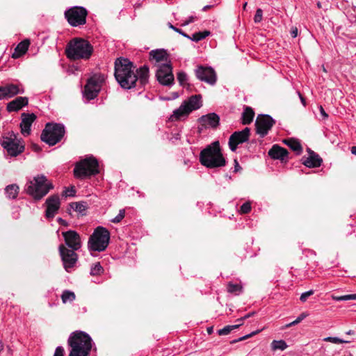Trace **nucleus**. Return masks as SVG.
<instances>
[{
  "label": "nucleus",
  "instance_id": "obj_1",
  "mask_svg": "<svg viewBox=\"0 0 356 356\" xmlns=\"http://www.w3.org/2000/svg\"><path fill=\"white\" fill-rule=\"evenodd\" d=\"M136 66L128 58H119L115 62V77L124 89L136 86L138 76L135 72Z\"/></svg>",
  "mask_w": 356,
  "mask_h": 356
},
{
  "label": "nucleus",
  "instance_id": "obj_2",
  "mask_svg": "<svg viewBox=\"0 0 356 356\" xmlns=\"http://www.w3.org/2000/svg\"><path fill=\"white\" fill-rule=\"evenodd\" d=\"M92 339L83 331L72 332L67 343L71 348L69 356H88L92 349Z\"/></svg>",
  "mask_w": 356,
  "mask_h": 356
},
{
  "label": "nucleus",
  "instance_id": "obj_3",
  "mask_svg": "<svg viewBox=\"0 0 356 356\" xmlns=\"http://www.w3.org/2000/svg\"><path fill=\"white\" fill-rule=\"evenodd\" d=\"M202 165L209 168L225 166L226 160L224 158L218 141H215L202 149L200 154Z\"/></svg>",
  "mask_w": 356,
  "mask_h": 356
},
{
  "label": "nucleus",
  "instance_id": "obj_4",
  "mask_svg": "<svg viewBox=\"0 0 356 356\" xmlns=\"http://www.w3.org/2000/svg\"><path fill=\"white\" fill-rule=\"evenodd\" d=\"M67 57L71 60H88L93 52V47L86 40L74 38L67 44L65 49Z\"/></svg>",
  "mask_w": 356,
  "mask_h": 356
},
{
  "label": "nucleus",
  "instance_id": "obj_5",
  "mask_svg": "<svg viewBox=\"0 0 356 356\" xmlns=\"http://www.w3.org/2000/svg\"><path fill=\"white\" fill-rule=\"evenodd\" d=\"M53 188V184L47 181L44 175H38L26 184L24 190L35 200H40Z\"/></svg>",
  "mask_w": 356,
  "mask_h": 356
},
{
  "label": "nucleus",
  "instance_id": "obj_6",
  "mask_svg": "<svg viewBox=\"0 0 356 356\" xmlns=\"http://www.w3.org/2000/svg\"><path fill=\"white\" fill-rule=\"evenodd\" d=\"M110 233L107 229L102 226L97 227L90 236L88 247L91 251L102 252L108 245Z\"/></svg>",
  "mask_w": 356,
  "mask_h": 356
},
{
  "label": "nucleus",
  "instance_id": "obj_7",
  "mask_svg": "<svg viewBox=\"0 0 356 356\" xmlns=\"http://www.w3.org/2000/svg\"><path fill=\"white\" fill-rule=\"evenodd\" d=\"M99 172L98 161L92 156L81 160L74 168V175L79 179L89 177Z\"/></svg>",
  "mask_w": 356,
  "mask_h": 356
},
{
  "label": "nucleus",
  "instance_id": "obj_8",
  "mask_svg": "<svg viewBox=\"0 0 356 356\" xmlns=\"http://www.w3.org/2000/svg\"><path fill=\"white\" fill-rule=\"evenodd\" d=\"M65 134L63 124L58 123H47L42 131L40 138L44 143L53 146L60 142Z\"/></svg>",
  "mask_w": 356,
  "mask_h": 356
},
{
  "label": "nucleus",
  "instance_id": "obj_9",
  "mask_svg": "<svg viewBox=\"0 0 356 356\" xmlns=\"http://www.w3.org/2000/svg\"><path fill=\"white\" fill-rule=\"evenodd\" d=\"M1 144L11 156H17L24 150V145L13 131H9L3 136Z\"/></svg>",
  "mask_w": 356,
  "mask_h": 356
},
{
  "label": "nucleus",
  "instance_id": "obj_10",
  "mask_svg": "<svg viewBox=\"0 0 356 356\" xmlns=\"http://www.w3.org/2000/svg\"><path fill=\"white\" fill-rule=\"evenodd\" d=\"M104 81V74L101 73L93 74L88 79L87 83L84 87V97L88 100L94 99L98 95Z\"/></svg>",
  "mask_w": 356,
  "mask_h": 356
},
{
  "label": "nucleus",
  "instance_id": "obj_11",
  "mask_svg": "<svg viewBox=\"0 0 356 356\" xmlns=\"http://www.w3.org/2000/svg\"><path fill=\"white\" fill-rule=\"evenodd\" d=\"M87 10L82 6H73L65 11V17L74 27L84 25L86 23Z\"/></svg>",
  "mask_w": 356,
  "mask_h": 356
},
{
  "label": "nucleus",
  "instance_id": "obj_12",
  "mask_svg": "<svg viewBox=\"0 0 356 356\" xmlns=\"http://www.w3.org/2000/svg\"><path fill=\"white\" fill-rule=\"evenodd\" d=\"M76 251L73 249H69L63 244L58 246V252L63 268L67 273L71 272L78 261L79 257L75 252Z\"/></svg>",
  "mask_w": 356,
  "mask_h": 356
},
{
  "label": "nucleus",
  "instance_id": "obj_13",
  "mask_svg": "<svg viewBox=\"0 0 356 356\" xmlns=\"http://www.w3.org/2000/svg\"><path fill=\"white\" fill-rule=\"evenodd\" d=\"M156 76L160 84L171 86L174 84V75L170 63H163L156 71Z\"/></svg>",
  "mask_w": 356,
  "mask_h": 356
},
{
  "label": "nucleus",
  "instance_id": "obj_14",
  "mask_svg": "<svg viewBox=\"0 0 356 356\" xmlns=\"http://www.w3.org/2000/svg\"><path fill=\"white\" fill-rule=\"evenodd\" d=\"M275 123V120L269 115H259L255 121L257 134H259L260 137L264 138L268 134Z\"/></svg>",
  "mask_w": 356,
  "mask_h": 356
},
{
  "label": "nucleus",
  "instance_id": "obj_15",
  "mask_svg": "<svg viewBox=\"0 0 356 356\" xmlns=\"http://www.w3.org/2000/svg\"><path fill=\"white\" fill-rule=\"evenodd\" d=\"M195 74L197 79L209 85L213 86L216 83V74L211 67L198 65L195 70Z\"/></svg>",
  "mask_w": 356,
  "mask_h": 356
},
{
  "label": "nucleus",
  "instance_id": "obj_16",
  "mask_svg": "<svg viewBox=\"0 0 356 356\" xmlns=\"http://www.w3.org/2000/svg\"><path fill=\"white\" fill-rule=\"evenodd\" d=\"M250 129L245 127L240 131L234 132L229 138V147L232 152H235L237 146L249 140Z\"/></svg>",
  "mask_w": 356,
  "mask_h": 356
},
{
  "label": "nucleus",
  "instance_id": "obj_17",
  "mask_svg": "<svg viewBox=\"0 0 356 356\" xmlns=\"http://www.w3.org/2000/svg\"><path fill=\"white\" fill-rule=\"evenodd\" d=\"M62 235L64 238L65 245L69 249L78 250L81 247V241L79 234L74 230L63 232Z\"/></svg>",
  "mask_w": 356,
  "mask_h": 356
},
{
  "label": "nucleus",
  "instance_id": "obj_18",
  "mask_svg": "<svg viewBox=\"0 0 356 356\" xmlns=\"http://www.w3.org/2000/svg\"><path fill=\"white\" fill-rule=\"evenodd\" d=\"M1 86L5 99L13 98L17 95L24 94L25 92L23 85L19 82L16 83H6Z\"/></svg>",
  "mask_w": 356,
  "mask_h": 356
},
{
  "label": "nucleus",
  "instance_id": "obj_19",
  "mask_svg": "<svg viewBox=\"0 0 356 356\" xmlns=\"http://www.w3.org/2000/svg\"><path fill=\"white\" fill-rule=\"evenodd\" d=\"M46 211L45 216L47 218H53L57 213L60 206V200L58 195L49 196L45 201Z\"/></svg>",
  "mask_w": 356,
  "mask_h": 356
},
{
  "label": "nucleus",
  "instance_id": "obj_20",
  "mask_svg": "<svg viewBox=\"0 0 356 356\" xmlns=\"http://www.w3.org/2000/svg\"><path fill=\"white\" fill-rule=\"evenodd\" d=\"M220 122L219 116L215 113H211L205 115H202L199 118L200 127L199 129L201 131L203 129L216 128Z\"/></svg>",
  "mask_w": 356,
  "mask_h": 356
},
{
  "label": "nucleus",
  "instance_id": "obj_21",
  "mask_svg": "<svg viewBox=\"0 0 356 356\" xmlns=\"http://www.w3.org/2000/svg\"><path fill=\"white\" fill-rule=\"evenodd\" d=\"M35 115L33 113H22V122L20 123L21 132L24 136H29L31 133V127L35 120Z\"/></svg>",
  "mask_w": 356,
  "mask_h": 356
},
{
  "label": "nucleus",
  "instance_id": "obj_22",
  "mask_svg": "<svg viewBox=\"0 0 356 356\" xmlns=\"http://www.w3.org/2000/svg\"><path fill=\"white\" fill-rule=\"evenodd\" d=\"M29 99L26 97H17L7 104L6 110L8 112H17L23 107L27 106Z\"/></svg>",
  "mask_w": 356,
  "mask_h": 356
},
{
  "label": "nucleus",
  "instance_id": "obj_23",
  "mask_svg": "<svg viewBox=\"0 0 356 356\" xmlns=\"http://www.w3.org/2000/svg\"><path fill=\"white\" fill-rule=\"evenodd\" d=\"M308 152L309 155L308 157H302V163L308 168H317L321 166L323 160L319 155L311 149H309Z\"/></svg>",
  "mask_w": 356,
  "mask_h": 356
},
{
  "label": "nucleus",
  "instance_id": "obj_24",
  "mask_svg": "<svg viewBox=\"0 0 356 356\" xmlns=\"http://www.w3.org/2000/svg\"><path fill=\"white\" fill-rule=\"evenodd\" d=\"M168 55L164 49H155L149 52V60L154 62L158 67L162 62L168 63Z\"/></svg>",
  "mask_w": 356,
  "mask_h": 356
},
{
  "label": "nucleus",
  "instance_id": "obj_25",
  "mask_svg": "<svg viewBox=\"0 0 356 356\" xmlns=\"http://www.w3.org/2000/svg\"><path fill=\"white\" fill-rule=\"evenodd\" d=\"M268 155L273 159L284 161L287 159L288 151L278 145H273L268 151Z\"/></svg>",
  "mask_w": 356,
  "mask_h": 356
},
{
  "label": "nucleus",
  "instance_id": "obj_26",
  "mask_svg": "<svg viewBox=\"0 0 356 356\" xmlns=\"http://www.w3.org/2000/svg\"><path fill=\"white\" fill-rule=\"evenodd\" d=\"M191 113V109L187 106L186 104L182 103L181 106L173 111L170 119L172 121L180 120L186 118Z\"/></svg>",
  "mask_w": 356,
  "mask_h": 356
},
{
  "label": "nucleus",
  "instance_id": "obj_27",
  "mask_svg": "<svg viewBox=\"0 0 356 356\" xmlns=\"http://www.w3.org/2000/svg\"><path fill=\"white\" fill-rule=\"evenodd\" d=\"M135 72L138 76V81L142 86L147 83L149 79V68L147 66L143 65L138 69H136Z\"/></svg>",
  "mask_w": 356,
  "mask_h": 356
},
{
  "label": "nucleus",
  "instance_id": "obj_28",
  "mask_svg": "<svg viewBox=\"0 0 356 356\" xmlns=\"http://www.w3.org/2000/svg\"><path fill=\"white\" fill-rule=\"evenodd\" d=\"M201 99L202 97L200 95H195L191 96L183 103L186 104L187 106L189 108V109H191L192 112L193 111L197 110L202 106Z\"/></svg>",
  "mask_w": 356,
  "mask_h": 356
},
{
  "label": "nucleus",
  "instance_id": "obj_29",
  "mask_svg": "<svg viewBox=\"0 0 356 356\" xmlns=\"http://www.w3.org/2000/svg\"><path fill=\"white\" fill-rule=\"evenodd\" d=\"M29 46V42L28 40H24L19 42L15 47V51L13 53L12 57L13 58H19L27 51Z\"/></svg>",
  "mask_w": 356,
  "mask_h": 356
},
{
  "label": "nucleus",
  "instance_id": "obj_30",
  "mask_svg": "<svg viewBox=\"0 0 356 356\" xmlns=\"http://www.w3.org/2000/svg\"><path fill=\"white\" fill-rule=\"evenodd\" d=\"M284 143L297 154H300L302 153V148L298 140L294 138H288L284 140Z\"/></svg>",
  "mask_w": 356,
  "mask_h": 356
},
{
  "label": "nucleus",
  "instance_id": "obj_31",
  "mask_svg": "<svg viewBox=\"0 0 356 356\" xmlns=\"http://www.w3.org/2000/svg\"><path fill=\"white\" fill-rule=\"evenodd\" d=\"M254 112L250 107H245L242 114V122L243 124H250L254 118Z\"/></svg>",
  "mask_w": 356,
  "mask_h": 356
},
{
  "label": "nucleus",
  "instance_id": "obj_32",
  "mask_svg": "<svg viewBox=\"0 0 356 356\" xmlns=\"http://www.w3.org/2000/svg\"><path fill=\"white\" fill-rule=\"evenodd\" d=\"M19 188L17 184H10L6 187L5 193L8 198L15 199L19 193Z\"/></svg>",
  "mask_w": 356,
  "mask_h": 356
},
{
  "label": "nucleus",
  "instance_id": "obj_33",
  "mask_svg": "<svg viewBox=\"0 0 356 356\" xmlns=\"http://www.w3.org/2000/svg\"><path fill=\"white\" fill-rule=\"evenodd\" d=\"M211 32L209 31H200L193 33L191 36L189 35V38H187L195 42H199L209 36Z\"/></svg>",
  "mask_w": 356,
  "mask_h": 356
},
{
  "label": "nucleus",
  "instance_id": "obj_34",
  "mask_svg": "<svg viewBox=\"0 0 356 356\" xmlns=\"http://www.w3.org/2000/svg\"><path fill=\"white\" fill-rule=\"evenodd\" d=\"M243 287L241 284H233L229 282L227 284V290L230 293H234L235 295H238L241 293Z\"/></svg>",
  "mask_w": 356,
  "mask_h": 356
},
{
  "label": "nucleus",
  "instance_id": "obj_35",
  "mask_svg": "<svg viewBox=\"0 0 356 356\" xmlns=\"http://www.w3.org/2000/svg\"><path fill=\"white\" fill-rule=\"evenodd\" d=\"M288 347V345L284 340H273L271 343V348L273 350H284Z\"/></svg>",
  "mask_w": 356,
  "mask_h": 356
},
{
  "label": "nucleus",
  "instance_id": "obj_36",
  "mask_svg": "<svg viewBox=\"0 0 356 356\" xmlns=\"http://www.w3.org/2000/svg\"><path fill=\"white\" fill-rule=\"evenodd\" d=\"M61 299L63 303L72 302L75 299V294L72 291L65 290L63 292Z\"/></svg>",
  "mask_w": 356,
  "mask_h": 356
},
{
  "label": "nucleus",
  "instance_id": "obj_37",
  "mask_svg": "<svg viewBox=\"0 0 356 356\" xmlns=\"http://www.w3.org/2000/svg\"><path fill=\"white\" fill-rule=\"evenodd\" d=\"M241 325V323H238L237 325H227L222 329L218 330V334L219 335H227L231 332L232 330L238 328Z\"/></svg>",
  "mask_w": 356,
  "mask_h": 356
},
{
  "label": "nucleus",
  "instance_id": "obj_38",
  "mask_svg": "<svg viewBox=\"0 0 356 356\" xmlns=\"http://www.w3.org/2000/svg\"><path fill=\"white\" fill-rule=\"evenodd\" d=\"M332 299L336 301H347V300H356V293L355 294H349V295H344V296H334L332 295Z\"/></svg>",
  "mask_w": 356,
  "mask_h": 356
},
{
  "label": "nucleus",
  "instance_id": "obj_39",
  "mask_svg": "<svg viewBox=\"0 0 356 356\" xmlns=\"http://www.w3.org/2000/svg\"><path fill=\"white\" fill-rule=\"evenodd\" d=\"M177 79L181 86H185L188 84V77L186 72L180 71L177 74Z\"/></svg>",
  "mask_w": 356,
  "mask_h": 356
},
{
  "label": "nucleus",
  "instance_id": "obj_40",
  "mask_svg": "<svg viewBox=\"0 0 356 356\" xmlns=\"http://www.w3.org/2000/svg\"><path fill=\"white\" fill-rule=\"evenodd\" d=\"M104 269L99 263H96L92 265L90 268V275H99L102 273Z\"/></svg>",
  "mask_w": 356,
  "mask_h": 356
},
{
  "label": "nucleus",
  "instance_id": "obj_41",
  "mask_svg": "<svg viewBox=\"0 0 356 356\" xmlns=\"http://www.w3.org/2000/svg\"><path fill=\"white\" fill-rule=\"evenodd\" d=\"M70 207L79 213H83L86 209V206L84 202H72L70 204Z\"/></svg>",
  "mask_w": 356,
  "mask_h": 356
},
{
  "label": "nucleus",
  "instance_id": "obj_42",
  "mask_svg": "<svg viewBox=\"0 0 356 356\" xmlns=\"http://www.w3.org/2000/svg\"><path fill=\"white\" fill-rule=\"evenodd\" d=\"M308 316L307 313H302L295 321L287 324L286 325V327H291L293 325H297L300 323L303 319H305Z\"/></svg>",
  "mask_w": 356,
  "mask_h": 356
},
{
  "label": "nucleus",
  "instance_id": "obj_43",
  "mask_svg": "<svg viewBox=\"0 0 356 356\" xmlns=\"http://www.w3.org/2000/svg\"><path fill=\"white\" fill-rule=\"evenodd\" d=\"M324 341L331 342L333 343H348V341L343 340L338 337H327L324 339Z\"/></svg>",
  "mask_w": 356,
  "mask_h": 356
},
{
  "label": "nucleus",
  "instance_id": "obj_44",
  "mask_svg": "<svg viewBox=\"0 0 356 356\" xmlns=\"http://www.w3.org/2000/svg\"><path fill=\"white\" fill-rule=\"evenodd\" d=\"M125 216V211L124 209H120L119 211V213L111 220L112 222L114 223H118L120 222L124 217Z\"/></svg>",
  "mask_w": 356,
  "mask_h": 356
},
{
  "label": "nucleus",
  "instance_id": "obj_45",
  "mask_svg": "<svg viewBox=\"0 0 356 356\" xmlns=\"http://www.w3.org/2000/svg\"><path fill=\"white\" fill-rule=\"evenodd\" d=\"M251 209L252 207L250 202H246L241 205L240 211L242 213H248L251 211Z\"/></svg>",
  "mask_w": 356,
  "mask_h": 356
},
{
  "label": "nucleus",
  "instance_id": "obj_46",
  "mask_svg": "<svg viewBox=\"0 0 356 356\" xmlns=\"http://www.w3.org/2000/svg\"><path fill=\"white\" fill-rule=\"evenodd\" d=\"M263 19V11L261 8H257L256 10V13L254 17V23H259L261 22Z\"/></svg>",
  "mask_w": 356,
  "mask_h": 356
},
{
  "label": "nucleus",
  "instance_id": "obj_47",
  "mask_svg": "<svg viewBox=\"0 0 356 356\" xmlns=\"http://www.w3.org/2000/svg\"><path fill=\"white\" fill-rule=\"evenodd\" d=\"M314 293V290H309V291H307L306 292H304L301 294L300 297V300L301 302H305L307 301V298L311 296L312 295H313Z\"/></svg>",
  "mask_w": 356,
  "mask_h": 356
},
{
  "label": "nucleus",
  "instance_id": "obj_48",
  "mask_svg": "<svg viewBox=\"0 0 356 356\" xmlns=\"http://www.w3.org/2000/svg\"><path fill=\"white\" fill-rule=\"evenodd\" d=\"M168 26H169V28L174 30L175 32L177 33H179L180 35H183L184 37L185 38H189V35L188 34H186V33H184L181 29H178L177 27H175V26H173L172 24L169 23L168 24Z\"/></svg>",
  "mask_w": 356,
  "mask_h": 356
},
{
  "label": "nucleus",
  "instance_id": "obj_49",
  "mask_svg": "<svg viewBox=\"0 0 356 356\" xmlns=\"http://www.w3.org/2000/svg\"><path fill=\"white\" fill-rule=\"evenodd\" d=\"M76 191L74 187H71L70 188H66L63 193V195L64 196H74L75 195Z\"/></svg>",
  "mask_w": 356,
  "mask_h": 356
},
{
  "label": "nucleus",
  "instance_id": "obj_50",
  "mask_svg": "<svg viewBox=\"0 0 356 356\" xmlns=\"http://www.w3.org/2000/svg\"><path fill=\"white\" fill-rule=\"evenodd\" d=\"M64 355V348L62 346H58L54 352V356H63Z\"/></svg>",
  "mask_w": 356,
  "mask_h": 356
},
{
  "label": "nucleus",
  "instance_id": "obj_51",
  "mask_svg": "<svg viewBox=\"0 0 356 356\" xmlns=\"http://www.w3.org/2000/svg\"><path fill=\"white\" fill-rule=\"evenodd\" d=\"M257 332H258V331H257V332H252V333H250V334H246V335H245V336H243V337H241L238 338V339L234 340V341H232V343H235V342H238V341H241L245 340V339H248V338H249V337H252V336L254 335V334H255L256 333H257Z\"/></svg>",
  "mask_w": 356,
  "mask_h": 356
},
{
  "label": "nucleus",
  "instance_id": "obj_52",
  "mask_svg": "<svg viewBox=\"0 0 356 356\" xmlns=\"http://www.w3.org/2000/svg\"><path fill=\"white\" fill-rule=\"evenodd\" d=\"M197 19V17L195 16H190L187 20L182 23L181 26H187L190 23L195 22Z\"/></svg>",
  "mask_w": 356,
  "mask_h": 356
},
{
  "label": "nucleus",
  "instance_id": "obj_53",
  "mask_svg": "<svg viewBox=\"0 0 356 356\" xmlns=\"http://www.w3.org/2000/svg\"><path fill=\"white\" fill-rule=\"evenodd\" d=\"M254 313L252 312V313H249L247 315L244 316L243 318H238L237 320V321L239 322V323H241V325L243 324V321L244 319H246V318H250V316H252Z\"/></svg>",
  "mask_w": 356,
  "mask_h": 356
},
{
  "label": "nucleus",
  "instance_id": "obj_54",
  "mask_svg": "<svg viewBox=\"0 0 356 356\" xmlns=\"http://www.w3.org/2000/svg\"><path fill=\"white\" fill-rule=\"evenodd\" d=\"M319 110H320L321 115L323 118V119H326L328 118V115L326 113V112L325 111V110L322 106H321L319 107Z\"/></svg>",
  "mask_w": 356,
  "mask_h": 356
},
{
  "label": "nucleus",
  "instance_id": "obj_55",
  "mask_svg": "<svg viewBox=\"0 0 356 356\" xmlns=\"http://www.w3.org/2000/svg\"><path fill=\"white\" fill-rule=\"evenodd\" d=\"M241 168L238 162V161L236 159L234 160V172H238L239 170H241Z\"/></svg>",
  "mask_w": 356,
  "mask_h": 356
},
{
  "label": "nucleus",
  "instance_id": "obj_56",
  "mask_svg": "<svg viewBox=\"0 0 356 356\" xmlns=\"http://www.w3.org/2000/svg\"><path fill=\"white\" fill-rule=\"evenodd\" d=\"M291 35L293 38H296L298 35V29L296 27L293 28L291 31Z\"/></svg>",
  "mask_w": 356,
  "mask_h": 356
},
{
  "label": "nucleus",
  "instance_id": "obj_57",
  "mask_svg": "<svg viewBox=\"0 0 356 356\" xmlns=\"http://www.w3.org/2000/svg\"><path fill=\"white\" fill-rule=\"evenodd\" d=\"M57 220H58V222L60 225H64V226H67V225H68V224H67V221H66V220H63V218H58Z\"/></svg>",
  "mask_w": 356,
  "mask_h": 356
},
{
  "label": "nucleus",
  "instance_id": "obj_58",
  "mask_svg": "<svg viewBox=\"0 0 356 356\" xmlns=\"http://www.w3.org/2000/svg\"><path fill=\"white\" fill-rule=\"evenodd\" d=\"M4 99L3 92L2 89V86H0V100H3Z\"/></svg>",
  "mask_w": 356,
  "mask_h": 356
},
{
  "label": "nucleus",
  "instance_id": "obj_59",
  "mask_svg": "<svg viewBox=\"0 0 356 356\" xmlns=\"http://www.w3.org/2000/svg\"><path fill=\"white\" fill-rule=\"evenodd\" d=\"M351 153L354 155H356V146L351 147Z\"/></svg>",
  "mask_w": 356,
  "mask_h": 356
},
{
  "label": "nucleus",
  "instance_id": "obj_60",
  "mask_svg": "<svg viewBox=\"0 0 356 356\" xmlns=\"http://www.w3.org/2000/svg\"><path fill=\"white\" fill-rule=\"evenodd\" d=\"M207 332L208 334H211L213 332V327H207Z\"/></svg>",
  "mask_w": 356,
  "mask_h": 356
},
{
  "label": "nucleus",
  "instance_id": "obj_61",
  "mask_svg": "<svg viewBox=\"0 0 356 356\" xmlns=\"http://www.w3.org/2000/svg\"><path fill=\"white\" fill-rule=\"evenodd\" d=\"M3 350V342L0 340V353L2 352Z\"/></svg>",
  "mask_w": 356,
  "mask_h": 356
},
{
  "label": "nucleus",
  "instance_id": "obj_62",
  "mask_svg": "<svg viewBox=\"0 0 356 356\" xmlns=\"http://www.w3.org/2000/svg\"><path fill=\"white\" fill-rule=\"evenodd\" d=\"M209 8H211V6H209V5L205 6H204V7H203V8H202V11H206V10H207Z\"/></svg>",
  "mask_w": 356,
  "mask_h": 356
},
{
  "label": "nucleus",
  "instance_id": "obj_63",
  "mask_svg": "<svg viewBox=\"0 0 356 356\" xmlns=\"http://www.w3.org/2000/svg\"><path fill=\"white\" fill-rule=\"evenodd\" d=\"M299 96H300V98L301 99V102L303 104V105H305V99L302 97V96L299 93Z\"/></svg>",
  "mask_w": 356,
  "mask_h": 356
},
{
  "label": "nucleus",
  "instance_id": "obj_64",
  "mask_svg": "<svg viewBox=\"0 0 356 356\" xmlns=\"http://www.w3.org/2000/svg\"><path fill=\"white\" fill-rule=\"evenodd\" d=\"M247 4H248V3H247V2H245V3L243 4V9H244V10L245 9V8H246V6H247Z\"/></svg>",
  "mask_w": 356,
  "mask_h": 356
}]
</instances>
